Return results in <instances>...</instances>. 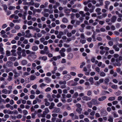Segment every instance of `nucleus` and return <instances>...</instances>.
Wrapping results in <instances>:
<instances>
[{
  "label": "nucleus",
  "mask_w": 122,
  "mask_h": 122,
  "mask_svg": "<svg viewBox=\"0 0 122 122\" xmlns=\"http://www.w3.org/2000/svg\"><path fill=\"white\" fill-rule=\"evenodd\" d=\"M25 51L27 54H30V55H29L28 56H33L34 58H36V55H35V52L30 51L29 50H26Z\"/></svg>",
  "instance_id": "1"
},
{
  "label": "nucleus",
  "mask_w": 122,
  "mask_h": 122,
  "mask_svg": "<svg viewBox=\"0 0 122 122\" xmlns=\"http://www.w3.org/2000/svg\"><path fill=\"white\" fill-rule=\"evenodd\" d=\"M59 83L61 85V88L63 89L66 87V81H60Z\"/></svg>",
  "instance_id": "2"
},
{
  "label": "nucleus",
  "mask_w": 122,
  "mask_h": 122,
  "mask_svg": "<svg viewBox=\"0 0 122 122\" xmlns=\"http://www.w3.org/2000/svg\"><path fill=\"white\" fill-rule=\"evenodd\" d=\"M13 75V73L12 72H10L9 73V75L8 76V78L7 79V80L9 81H10L12 80Z\"/></svg>",
  "instance_id": "3"
},
{
  "label": "nucleus",
  "mask_w": 122,
  "mask_h": 122,
  "mask_svg": "<svg viewBox=\"0 0 122 122\" xmlns=\"http://www.w3.org/2000/svg\"><path fill=\"white\" fill-rule=\"evenodd\" d=\"M12 71L14 74V77L15 78L18 77L19 76V73L17 71L16 69H14Z\"/></svg>",
  "instance_id": "4"
},
{
  "label": "nucleus",
  "mask_w": 122,
  "mask_h": 122,
  "mask_svg": "<svg viewBox=\"0 0 122 122\" xmlns=\"http://www.w3.org/2000/svg\"><path fill=\"white\" fill-rule=\"evenodd\" d=\"M82 99L84 100L87 101L90 100L91 99V98L90 97H88L86 96H85L82 97Z\"/></svg>",
  "instance_id": "5"
},
{
  "label": "nucleus",
  "mask_w": 122,
  "mask_h": 122,
  "mask_svg": "<svg viewBox=\"0 0 122 122\" xmlns=\"http://www.w3.org/2000/svg\"><path fill=\"white\" fill-rule=\"evenodd\" d=\"M13 112H12L10 110H3V112L5 114L6 113L9 114H13Z\"/></svg>",
  "instance_id": "6"
},
{
  "label": "nucleus",
  "mask_w": 122,
  "mask_h": 122,
  "mask_svg": "<svg viewBox=\"0 0 122 122\" xmlns=\"http://www.w3.org/2000/svg\"><path fill=\"white\" fill-rule=\"evenodd\" d=\"M96 12L97 13L98 15H100L102 14V12H101V9L100 8H98L96 9L95 10Z\"/></svg>",
  "instance_id": "7"
},
{
  "label": "nucleus",
  "mask_w": 122,
  "mask_h": 122,
  "mask_svg": "<svg viewBox=\"0 0 122 122\" xmlns=\"http://www.w3.org/2000/svg\"><path fill=\"white\" fill-rule=\"evenodd\" d=\"M105 8L107 9H108V5H109L110 4V2L109 1H106L105 2Z\"/></svg>",
  "instance_id": "8"
},
{
  "label": "nucleus",
  "mask_w": 122,
  "mask_h": 122,
  "mask_svg": "<svg viewBox=\"0 0 122 122\" xmlns=\"http://www.w3.org/2000/svg\"><path fill=\"white\" fill-rule=\"evenodd\" d=\"M97 101L96 100L92 99L90 102V103L92 104L96 105L97 103Z\"/></svg>",
  "instance_id": "9"
},
{
  "label": "nucleus",
  "mask_w": 122,
  "mask_h": 122,
  "mask_svg": "<svg viewBox=\"0 0 122 122\" xmlns=\"http://www.w3.org/2000/svg\"><path fill=\"white\" fill-rule=\"evenodd\" d=\"M60 111V109L59 108H55L53 110V112L54 113H58Z\"/></svg>",
  "instance_id": "10"
},
{
  "label": "nucleus",
  "mask_w": 122,
  "mask_h": 122,
  "mask_svg": "<svg viewBox=\"0 0 122 122\" xmlns=\"http://www.w3.org/2000/svg\"><path fill=\"white\" fill-rule=\"evenodd\" d=\"M21 64L23 66H25L28 63L27 61L25 60H23L21 61Z\"/></svg>",
  "instance_id": "11"
},
{
  "label": "nucleus",
  "mask_w": 122,
  "mask_h": 122,
  "mask_svg": "<svg viewBox=\"0 0 122 122\" xmlns=\"http://www.w3.org/2000/svg\"><path fill=\"white\" fill-rule=\"evenodd\" d=\"M13 65V63L10 61H8L6 63V66L9 67H10Z\"/></svg>",
  "instance_id": "12"
},
{
  "label": "nucleus",
  "mask_w": 122,
  "mask_h": 122,
  "mask_svg": "<svg viewBox=\"0 0 122 122\" xmlns=\"http://www.w3.org/2000/svg\"><path fill=\"white\" fill-rule=\"evenodd\" d=\"M106 97L105 96H103L99 98L98 100L100 101H102L106 99Z\"/></svg>",
  "instance_id": "13"
},
{
  "label": "nucleus",
  "mask_w": 122,
  "mask_h": 122,
  "mask_svg": "<svg viewBox=\"0 0 122 122\" xmlns=\"http://www.w3.org/2000/svg\"><path fill=\"white\" fill-rule=\"evenodd\" d=\"M38 47L36 46H33L32 47V50L33 51H36L38 49Z\"/></svg>",
  "instance_id": "14"
},
{
  "label": "nucleus",
  "mask_w": 122,
  "mask_h": 122,
  "mask_svg": "<svg viewBox=\"0 0 122 122\" xmlns=\"http://www.w3.org/2000/svg\"><path fill=\"white\" fill-rule=\"evenodd\" d=\"M48 47L47 46H45L44 51L46 52V54H48L49 53V51L48 50Z\"/></svg>",
  "instance_id": "15"
},
{
  "label": "nucleus",
  "mask_w": 122,
  "mask_h": 122,
  "mask_svg": "<svg viewBox=\"0 0 122 122\" xmlns=\"http://www.w3.org/2000/svg\"><path fill=\"white\" fill-rule=\"evenodd\" d=\"M45 80L47 83H49L51 81V80L48 77H46L45 78Z\"/></svg>",
  "instance_id": "16"
},
{
  "label": "nucleus",
  "mask_w": 122,
  "mask_h": 122,
  "mask_svg": "<svg viewBox=\"0 0 122 122\" xmlns=\"http://www.w3.org/2000/svg\"><path fill=\"white\" fill-rule=\"evenodd\" d=\"M117 18L115 16H113L111 18V22H114L116 21Z\"/></svg>",
  "instance_id": "17"
},
{
  "label": "nucleus",
  "mask_w": 122,
  "mask_h": 122,
  "mask_svg": "<svg viewBox=\"0 0 122 122\" xmlns=\"http://www.w3.org/2000/svg\"><path fill=\"white\" fill-rule=\"evenodd\" d=\"M49 112V110L48 108H46L45 109V111L43 112V113L45 114H46Z\"/></svg>",
  "instance_id": "18"
},
{
  "label": "nucleus",
  "mask_w": 122,
  "mask_h": 122,
  "mask_svg": "<svg viewBox=\"0 0 122 122\" xmlns=\"http://www.w3.org/2000/svg\"><path fill=\"white\" fill-rule=\"evenodd\" d=\"M113 48L116 51H119L120 49L119 48L117 47V46L116 45H114L113 46Z\"/></svg>",
  "instance_id": "19"
},
{
  "label": "nucleus",
  "mask_w": 122,
  "mask_h": 122,
  "mask_svg": "<svg viewBox=\"0 0 122 122\" xmlns=\"http://www.w3.org/2000/svg\"><path fill=\"white\" fill-rule=\"evenodd\" d=\"M64 78H65L67 80H69L71 77V76L69 74H68L64 76Z\"/></svg>",
  "instance_id": "20"
},
{
  "label": "nucleus",
  "mask_w": 122,
  "mask_h": 122,
  "mask_svg": "<svg viewBox=\"0 0 122 122\" xmlns=\"http://www.w3.org/2000/svg\"><path fill=\"white\" fill-rule=\"evenodd\" d=\"M9 59L11 61H14L16 60V58L15 57L12 56L9 57Z\"/></svg>",
  "instance_id": "21"
},
{
  "label": "nucleus",
  "mask_w": 122,
  "mask_h": 122,
  "mask_svg": "<svg viewBox=\"0 0 122 122\" xmlns=\"http://www.w3.org/2000/svg\"><path fill=\"white\" fill-rule=\"evenodd\" d=\"M82 109L81 108H78L76 109V111L79 114L81 113V111Z\"/></svg>",
  "instance_id": "22"
},
{
  "label": "nucleus",
  "mask_w": 122,
  "mask_h": 122,
  "mask_svg": "<svg viewBox=\"0 0 122 122\" xmlns=\"http://www.w3.org/2000/svg\"><path fill=\"white\" fill-rule=\"evenodd\" d=\"M108 121L110 122H112L113 121V118L111 116H109L108 117Z\"/></svg>",
  "instance_id": "23"
},
{
  "label": "nucleus",
  "mask_w": 122,
  "mask_h": 122,
  "mask_svg": "<svg viewBox=\"0 0 122 122\" xmlns=\"http://www.w3.org/2000/svg\"><path fill=\"white\" fill-rule=\"evenodd\" d=\"M68 20L66 18H64L62 19V22L64 23H66L68 22Z\"/></svg>",
  "instance_id": "24"
},
{
  "label": "nucleus",
  "mask_w": 122,
  "mask_h": 122,
  "mask_svg": "<svg viewBox=\"0 0 122 122\" xmlns=\"http://www.w3.org/2000/svg\"><path fill=\"white\" fill-rule=\"evenodd\" d=\"M89 81L91 82V84H93L94 83L93 82V78L92 77H91L89 78Z\"/></svg>",
  "instance_id": "25"
},
{
  "label": "nucleus",
  "mask_w": 122,
  "mask_h": 122,
  "mask_svg": "<svg viewBox=\"0 0 122 122\" xmlns=\"http://www.w3.org/2000/svg\"><path fill=\"white\" fill-rule=\"evenodd\" d=\"M55 105L54 103L51 102V105L49 107V108L50 109H51L53 108V107Z\"/></svg>",
  "instance_id": "26"
},
{
  "label": "nucleus",
  "mask_w": 122,
  "mask_h": 122,
  "mask_svg": "<svg viewBox=\"0 0 122 122\" xmlns=\"http://www.w3.org/2000/svg\"><path fill=\"white\" fill-rule=\"evenodd\" d=\"M73 54L71 53H70L68 55V58L69 59H71L73 57Z\"/></svg>",
  "instance_id": "27"
},
{
  "label": "nucleus",
  "mask_w": 122,
  "mask_h": 122,
  "mask_svg": "<svg viewBox=\"0 0 122 122\" xmlns=\"http://www.w3.org/2000/svg\"><path fill=\"white\" fill-rule=\"evenodd\" d=\"M78 96V93L76 92L73 95L72 97L73 98H76Z\"/></svg>",
  "instance_id": "28"
},
{
  "label": "nucleus",
  "mask_w": 122,
  "mask_h": 122,
  "mask_svg": "<svg viewBox=\"0 0 122 122\" xmlns=\"http://www.w3.org/2000/svg\"><path fill=\"white\" fill-rule=\"evenodd\" d=\"M46 84L42 83L40 85V86L41 89H43V87L46 86Z\"/></svg>",
  "instance_id": "29"
},
{
  "label": "nucleus",
  "mask_w": 122,
  "mask_h": 122,
  "mask_svg": "<svg viewBox=\"0 0 122 122\" xmlns=\"http://www.w3.org/2000/svg\"><path fill=\"white\" fill-rule=\"evenodd\" d=\"M2 92L3 93L6 94L8 93V91L6 89H5L3 90Z\"/></svg>",
  "instance_id": "30"
},
{
  "label": "nucleus",
  "mask_w": 122,
  "mask_h": 122,
  "mask_svg": "<svg viewBox=\"0 0 122 122\" xmlns=\"http://www.w3.org/2000/svg\"><path fill=\"white\" fill-rule=\"evenodd\" d=\"M95 8V5H93L92 6V9H89V11L91 13H92L93 12L94 10V9Z\"/></svg>",
  "instance_id": "31"
},
{
  "label": "nucleus",
  "mask_w": 122,
  "mask_h": 122,
  "mask_svg": "<svg viewBox=\"0 0 122 122\" xmlns=\"http://www.w3.org/2000/svg\"><path fill=\"white\" fill-rule=\"evenodd\" d=\"M84 11L86 12H88L89 11V9L87 6H85L84 7Z\"/></svg>",
  "instance_id": "32"
},
{
  "label": "nucleus",
  "mask_w": 122,
  "mask_h": 122,
  "mask_svg": "<svg viewBox=\"0 0 122 122\" xmlns=\"http://www.w3.org/2000/svg\"><path fill=\"white\" fill-rule=\"evenodd\" d=\"M6 55L8 56H10V51L8 50H7L6 51Z\"/></svg>",
  "instance_id": "33"
},
{
  "label": "nucleus",
  "mask_w": 122,
  "mask_h": 122,
  "mask_svg": "<svg viewBox=\"0 0 122 122\" xmlns=\"http://www.w3.org/2000/svg\"><path fill=\"white\" fill-rule=\"evenodd\" d=\"M103 4H102V3H97V4L95 6H96L97 7H99L100 6H102L103 5Z\"/></svg>",
  "instance_id": "34"
},
{
  "label": "nucleus",
  "mask_w": 122,
  "mask_h": 122,
  "mask_svg": "<svg viewBox=\"0 0 122 122\" xmlns=\"http://www.w3.org/2000/svg\"><path fill=\"white\" fill-rule=\"evenodd\" d=\"M117 85H113L111 86V87L114 89H117Z\"/></svg>",
  "instance_id": "35"
},
{
  "label": "nucleus",
  "mask_w": 122,
  "mask_h": 122,
  "mask_svg": "<svg viewBox=\"0 0 122 122\" xmlns=\"http://www.w3.org/2000/svg\"><path fill=\"white\" fill-rule=\"evenodd\" d=\"M4 8V9L5 11H6L7 8V6L6 5H2Z\"/></svg>",
  "instance_id": "36"
},
{
  "label": "nucleus",
  "mask_w": 122,
  "mask_h": 122,
  "mask_svg": "<svg viewBox=\"0 0 122 122\" xmlns=\"http://www.w3.org/2000/svg\"><path fill=\"white\" fill-rule=\"evenodd\" d=\"M110 80L109 78H106L104 80L105 83L106 84H107V83L109 82Z\"/></svg>",
  "instance_id": "37"
},
{
  "label": "nucleus",
  "mask_w": 122,
  "mask_h": 122,
  "mask_svg": "<svg viewBox=\"0 0 122 122\" xmlns=\"http://www.w3.org/2000/svg\"><path fill=\"white\" fill-rule=\"evenodd\" d=\"M28 3L29 5H33L34 4V3L33 0H31Z\"/></svg>",
  "instance_id": "38"
},
{
  "label": "nucleus",
  "mask_w": 122,
  "mask_h": 122,
  "mask_svg": "<svg viewBox=\"0 0 122 122\" xmlns=\"http://www.w3.org/2000/svg\"><path fill=\"white\" fill-rule=\"evenodd\" d=\"M36 78V77L33 75H31L30 77V80H34Z\"/></svg>",
  "instance_id": "39"
},
{
  "label": "nucleus",
  "mask_w": 122,
  "mask_h": 122,
  "mask_svg": "<svg viewBox=\"0 0 122 122\" xmlns=\"http://www.w3.org/2000/svg\"><path fill=\"white\" fill-rule=\"evenodd\" d=\"M115 97H111L109 98L108 100L111 101H113L115 99Z\"/></svg>",
  "instance_id": "40"
},
{
  "label": "nucleus",
  "mask_w": 122,
  "mask_h": 122,
  "mask_svg": "<svg viewBox=\"0 0 122 122\" xmlns=\"http://www.w3.org/2000/svg\"><path fill=\"white\" fill-rule=\"evenodd\" d=\"M59 53L60 54L61 56L62 57H64L65 56V54L63 52H61V51H59Z\"/></svg>",
  "instance_id": "41"
},
{
  "label": "nucleus",
  "mask_w": 122,
  "mask_h": 122,
  "mask_svg": "<svg viewBox=\"0 0 122 122\" xmlns=\"http://www.w3.org/2000/svg\"><path fill=\"white\" fill-rule=\"evenodd\" d=\"M100 75L101 76L104 77L105 76L106 74L103 72H102L100 73Z\"/></svg>",
  "instance_id": "42"
},
{
  "label": "nucleus",
  "mask_w": 122,
  "mask_h": 122,
  "mask_svg": "<svg viewBox=\"0 0 122 122\" xmlns=\"http://www.w3.org/2000/svg\"><path fill=\"white\" fill-rule=\"evenodd\" d=\"M67 28L68 29H72L73 28V26L71 25H68Z\"/></svg>",
  "instance_id": "43"
},
{
  "label": "nucleus",
  "mask_w": 122,
  "mask_h": 122,
  "mask_svg": "<svg viewBox=\"0 0 122 122\" xmlns=\"http://www.w3.org/2000/svg\"><path fill=\"white\" fill-rule=\"evenodd\" d=\"M47 59V57L46 56H44L42 57V60L44 61H45Z\"/></svg>",
  "instance_id": "44"
},
{
  "label": "nucleus",
  "mask_w": 122,
  "mask_h": 122,
  "mask_svg": "<svg viewBox=\"0 0 122 122\" xmlns=\"http://www.w3.org/2000/svg\"><path fill=\"white\" fill-rule=\"evenodd\" d=\"M51 88L49 87H47L46 89L45 90V91L46 92H48L51 91Z\"/></svg>",
  "instance_id": "45"
},
{
  "label": "nucleus",
  "mask_w": 122,
  "mask_h": 122,
  "mask_svg": "<svg viewBox=\"0 0 122 122\" xmlns=\"http://www.w3.org/2000/svg\"><path fill=\"white\" fill-rule=\"evenodd\" d=\"M60 27L64 29L66 27V26L65 25L62 24L61 25Z\"/></svg>",
  "instance_id": "46"
},
{
  "label": "nucleus",
  "mask_w": 122,
  "mask_h": 122,
  "mask_svg": "<svg viewBox=\"0 0 122 122\" xmlns=\"http://www.w3.org/2000/svg\"><path fill=\"white\" fill-rule=\"evenodd\" d=\"M71 10L73 12L76 13L77 11V10L72 9V8H71Z\"/></svg>",
  "instance_id": "47"
},
{
  "label": "nucleus",
  "mask_w": 122,
  "mask_h": 122,
  "mask_svg": "<svg viewBox=\"0 0 122 122\" xmlns=\"http://www.w3.org/2000/svg\"><path fill=\"white\" fill-rule=\"evenodd\" d=\"M36 8L38 7L40 5V4L38 3H36L34 4Z\"/></svg>",
  "instance_id": "48"
},
{
  "label": "nucleus",
  "mask_w": 122,
  "mask_h": 122,
  "mask_svg": "<svg viewBox=\"0 0 122 122\" xmlns=\"http://www.w3.org/2000/svg\"><path fill=\"white\" fill-rule=\"evenodd\" d=\"M68 115V113L66 111L64 112L63 113V116L65 117L67 116Z\"/></svg>",
  "instance_id": "49"
},
{
  "label": "nucleus",
  "mask_w": 122,
  "mask_h": 122,
  "mask_svg": "<svg viewBox=\"0 0 122 122\" xmlns=\"http://www.w3.org/2000/svg\"><path fill=\"white\" fill-rule=\"evenodd\" d=\"M30 73H29L27 72H24V76H27L29 75H30Z\"/></svg>",
  "instance_id": "50"
},
{
  "label": "nucleus",
  "mask_w": 122,
  "mask_h": 122,
  "mask_svg": "<svg viewBox=\"0 0 122 122\" xmlns=\"http://www.w3.org/2000/svg\"><path fill=\"white\" fill-rule=\"evenodd\" d=\"M15 7L14 6H10L9 8L8 9L9 10H12L15 9Z\"/></svg>",
  "instance_id": "51"
},
{
  "label": "nucleus",
  "mask_w": 122,
  "mask_h": 122,
  "mask_svg": "<svg viewBox=\"0 0 122 122\" xmlns=\"http://www.w3.org/2000/svg\"><path fill=\"white\" fill-rule=\"evenodd\" d=\"M95 70L96 71L98 72H99L100 71L99 68L98 67H96L95 68Z\"/></svg>",
  "instance_id": "52"
},
{
  "label": "nucleus",
  "mask_w": 122,
  "mask_h": 122,
  "mask_svg": "<svg viewBox=\"0 0 122 122\" xmlns=\"http://www.w3.org/2000/svg\"><path fill=\"white\" fill-rule=\"evenodd\" d=\"M95 112L94 111H92L90 113V115L91 116H94L95 115Z\"/></svg>",
  "instance_id": "53"
},
{
  "label": "nucleus",
  "mask_w": 122,
  "mask_h": 122,
  "mask_svg": "<svg viewBox=\"0 0 122 122\" xmlns=\"http://www.w3.org/2000/svg\"><path fill=\"white\" fill-rule=\"evenodd\" d=\"M114 115V117H118V115L116 114L114 112H113L112 113Z\"/></svg>",
  "instance_id": "54"
},
{
  "label": "nucleus",
  "mask_w": 122,
  "mask_h": 122,
  "mask_svg": "<svg viewBox=\"0 0 122 122\" xmlns=\"http://www.w3.org/2000/svg\"><path fill=\"white\" fill-rule=\"evenodd\" d=\"M86 41L85 40L81 39L80 41V42L82 44L86 42Z\"/></svg>",
  "instance_id": "55"
},
{
  "label": "nucleus",
  "mask_w": 122,
  "mask_h": 122,
  "mask_svg": "<svg viewBox=\"0 0 122 122\" xmlns=\"http://www.w3.org/2000/svg\"><path fill=\"white\" fill-rule=\"evenodd\" d=\"M81 38V39H84L85 38V37L84 34L83 33L81 34L80 35Z\"/></svg>",
  "instance_id": "56"
},
{
  "label": "nucleus",
  "mask_w": 122,
  "mask_h": 122,
  "mask_svg": "<svg viewBox=\"0 0 122 122\" xmlns=\"http://www.w3.org/2000/svg\"><path fill=\"white\" fill-rule=\"evenodd\" d=\"M67 36L68 37H70L72 36V33L71 32H68L67 33Z\"/></svg>",
  "instance_id": "57"
},
{
  "label": "nucleus",
  "mask_w": 122,
  "mask_h": 122,
  "mask_svg": "<svg viewBox=\"0 0 122 122\" xmlns=\"http://www.w3.org/2000/svg\"><path fill=\"white\" fill-rule=\"evenodd\" d=\"M92 93V92L90 91H88L87 92V95L88 96H90L91 95Z\"/></svg>",
  "instance_id": "58"
},
{
  "label": "nucleus",
  "mask_w": 122,
  "mask_h": 122,
  "mask_svg": "<svg viewBox=\"0 0 122 122\" xmlns=\"http://www.w3.org/2000/svg\"><path fill=\"white\" fill-rule=\"evenodd\" d=\"M31 34L30 33H28L26 34L25 35V37H29L31 36Z\"/></svg>",
  "instance_id": "59"
},
{
  "label": "nucleus",
  "mask_w": 122,
  "mask_h": 122,
  "mask_svg": "<svg viewBox=\"0 0 122 122\" xmlns=\"http://www.w3.org/2000/svg\"><path fill=\"white\" fill-rule=\"evenodd\" d=\"M30 9L31 10H32L33 12H35V10L36 9H34V7L32 6H30Z\"/></svg>",
  "instance_id": "60"
},
{
  "label": "nucleus",
  "mask_w": 122,
  "mask_h": 122,
  "mask_svg": "<svg viewBox=\"0 0 122 122\" xmlns=\"http://www.w3.org/2000/svg\"><path fill=\"white\" fill-rule=\"evenodd\" d=\"M23 112L24 114L25 115H27L28 113L27 111L26 110H23Z\"/></svg>",
  "instance_id": "61"
},
{
  "label": "nucleus",
  "mask_w": 122,
  "mask_h": 122,
  "mask_svg": "<svg viewBox=\"0 0 122 122\" xmlns=\"http://www.w3.org/2000/svg\"><path fill=\"white\" fill-rule=\"evenodd\" d=\"M18 65L19 63L17 61H15L14 63V65L15 66H17Z\"/></svg>",
  "instance_id": "62"
},
{
  "label": "nucleus",
  "mask_w": 122,
  "mask_h": 122,
  "mask_svg": "<svg viewBox=\"0 0 122 122\" xmlns=\"http://www.w3.org/2000/svg\"><path fill=\"white\" fill-rule=\"evenodd\" d=\"M108 44L109 46H111L113 45V43L112 41H110L108 42Z\"/></svg>",
  "instance_id": "63"
},
{
  "label": "nucleus",
  "mask_w": 122,
  "mask_h": 122,
  "mask_svg": "<svg viewBox=\"0 0 122 122\" xmlns=\"http://www.w3.org/2000/svg\"><path fill=\"white\" fill-rule=\"evenodd\" d=\"M61 119L58 118L56 119V122H61Z\"/></svg>",
  "instance_id": "64"
}]
</instances>
